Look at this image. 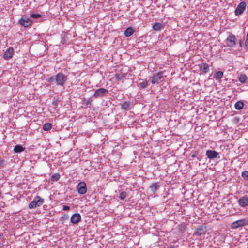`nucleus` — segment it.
<instances>
[{"label":"nucleus","instance_id":"obj_32","mask_svg":"<svg viewBox=\"0 0 248 248\" xmlns=\"http://www.w3.org/2000/svg\"><path fill=\"white\" fill-rule=\"evenodd\" d=\"M91 101H92V100L90 99V98H89L86 101V105H90L91 104Z\"/></svg>","mask_w":248,"mask_h":248},{"label":"nucleus","instance_id":"obj_7","mask_svg":"<svg viewBox=\"0 0 248 248\" xmlns=\"http://www.w3.org/2000/svg\"><path fill=\"white\" fill-rule=\"evenodd\" d=\"M108 93V90L103 88H99L95 91L93 94V97L95 98L101 97L107 94Z\"/></svg>","mask_w":248,"mask_h":248},{"label":"nucleus","instance_id":"obj_33","mask_svg":"<svg viewBox=\"0 0 248 248\" xmlns=\"http://www.w3.org/2000/svg\"><path fill=\"white\" fill-rule=\"evenodd\" d=\"M70 209V207L68 206H67V205H63L62 206V209L64 211H67V210H69Z\"/></svg>","mask_w":248,"mask_h":248},{"label":"nucleus","instance_id":"obj_31","mask_svg":"<svg viewBox=\"0 0 248 248\" xmlns=\"http://www.w3.org/2000/svg\"><path fill=\"white\" fill-rule=\"evenodd\" d=\"M41 16V15L39 14H32L31 15V17L34 18H37L38 17H40Z\"/></svg>","mask_w":248,"mask_h":248},{"label":"nucleus","instance_id":"obj_22","mask_svg":"<svg viewBox=\"0 0 248 248\" xmlns=\"http://www.w3.org/2000/svg\"><path fill=\"white\" fill-rule=\"evenodd\" d=\"M248 79V77L246 74H241L239 77V81L241 83H245Z\"/></svg>","mask_w":248,"mask_h":248},{"label":"nucleus","instance_id":"obj_29","mask_svg":"<svg viewBox=\"0 0 248 248\" xmlns=\"http://www.w3.org/2000/svg\"><path fill=\"white\" fill-rule=\"evenodd\" d=\"M242 177L247 180H248V171H244L242 173Z\"/></svg>","mask_w":248,"mask_h":248},{"label":"nucleus","instance_id":"obj_13","mask_svg":"<svg viewBox=\"0 0 248 248\" xmlns=\"http://www.w3.org/2000/svg\"><path fill=\"white\" fill-rule=\"evenodd\" d=\"M238 202L241 207H246L248 205V197L246 196H243L239 199Z\"/></svg>","mask_w":248,"mask_h":248},{"label":"nucleus","instance_id":"obj_10","mask_svg":"<svg viewBox=\"0 0 248 248\" xmlns=\"http://www.w3.org/2000/svg\"><path fill=\"white\" fill-rule=\"evenodd\" d=\"M206 231L207 230L205 227L200 226L195 230L194 234L197 236L204 235Z\"/></svg>","mask_w":248,"mask_h":248},{"label":"nucleus","instance_id":"obj_3","mask_svg":"<svg viewBox=\"0 0 248 248\" xmlns=\"http://www.w3.org/2000/svg\"><path fill=\"white\" fill-rule=\"evenodd\" d=\"M67 80V77L62 73H58L55 76V81L56 85L59 86H63Z\"/></svg>","mask_w":248,"mask_h":248},{"label":"nucleus","instance_id":"obj_28","mask_svg":"<svg viewBox=\"0 0 248 248\" xmlns=\"http://www.w3.org/2000/svg\"><path fill=\"white\" fill-rule=\"evenodd\" d=\"M126 196H127L126 192L125 191H123V192H121L120 196H119V198L121 200H124L126 197Z\"/></svg>","mask_w":248,"mask_h":248},{"label":"nucleus","instance_id":"obj_19","mask_svg":"<svg viewBox=\"0 0 248 248\" xmlns=\"http://www.w3.org/2000/svg\"><path fill=\"white\" fill-rule=\"evenodd\" d=\"M234 107L236 109L240 110L243 108L244 103L242 101H238L235 104Z\"/></svg>","mask_w":248,"mask_h":248},{"label":"nucleus","instance_id":"obj_11","mask_svg":"<svg viewBox=\"0 0 248 248\" xmlns=\"http://www.w3.org/2000/svg\"><path fill=\"white\" fill-rule=\"evenodd\" d=\"M19 23L25 27H28L31 24L32 21L28 17H23L19 20Z\"/></svg>","mask_w":248,"mask_h":248},{"label":"nucleus","instance_id":"obj_25","mask_svg":"<svg viewBox=\"0 0 248 248\" xmlns=\"http://www.w3.org/2000/svg\"><path fill=\"white\" fill-rule=\"evenodd\" d=\"M52 128V124L50 123H46L43 125V129L45 131H48Z\"/></svg>","mask_w":248,"mask_h":248},{"label":"nucleus","instance_id":"obj_5","mask_svg":"<svg viewBox=\"0 0 248 248\" xmlns=\"http://www.w3.org/2000/svg\"><path fill=\"white\" fill-rule=\"evenodd\" d=\"M127 73H123L121 71H118L114 75L111 80L115 79L117 81H123L126 78Z\"/></svg>","mask_w":248,"mask_h":248},{"label":"nucleus","instance_id":"obj_2","mask_svg":"<svg viewBox=\"0 0 248 248\" xmlns=\"http://www.w3.org/2000/svg\"><path fill=\"white\" fill-rule=\"evenodd\" d=\"M44 202V200L40 196H35L32 201L29 203L28 207L29 209H33L41 206Z\"/></svg>","mask_w":248,"mask_h":248},{"label":"nucleus","instance_id":"obj_14","mask_svg":"<svg viewBox=\"0 0 248 248\" xmlns=\"http://www.w3.org/2000/svg\"><path fill=\"white\" fill-rule=\"evenodd\" d=\"M70 220L72 223L78 224L80 221L81 216L78 213H75L72 216Z\"/></svg>","mask_w":248,"mask_h":248},{"label":"nucleus","instance_id":"obj_9","mask_svg":"<svg viewBox=\"0 0 248 248\" xmlns=\"http://www.w3.org/2000/svg\"><path fill=\"white\" fill-rule=\"evenodd\" d=\"M246 4L244 2L240 3L236 9L235 10V14L236 15H239L241 14L246 9Z\"/></svg>","mask_w":248,"mask_h":248},{"label":"nucleus","instance_id":"obj_20","mask_svg":"<svg viewBox=\"0 0 248 248\" xmlns=\"http://www.w3.org/2000/svg\"><path fill=\"white\" fill-rule=\"evenodd\" d=\"M139 81H140V82L139 84V86L140 88H144L147 86L148 82L146 80L143 79H140Z\"/></svg>","mask_w":248,"mask_h":248},{"label":"nucleus","instance_id":"obj_27","mask_svg":"<svg viewBox=\"0 0 248 248\" xmlns=\"http://www.w3.org/2000/svg\"><path fill=\"white\" fill-rule=\"evenodd\" d=\"M60 175L59 173H55L52 176L51 180L57 181L60 179Z\"/></svg>","mask_w":248,"mask_h":248},{"label":"nucleus","instance_id":"obj_15","mask_svg":"<svg viewBox=\"0 0 248 248\" xmlns=\"http://www.w3.org/2000/svg\"><path fill=\"white\" fill-rule=\"evenodd\" d=\"M206 155L209 159H213L217 158L218 155V153L216 151L207 150Z\"/></svg>","mask_w":248,"mask_h":248},{"label":"nucleus","instance_id":"obj_17","mask_svg":"<svg viewBox=\"0 0 248 248\" xmlns=\"http://www.w3.org/2000/svg\"><path fill=\"white\" fill-rule=\"evenodd\" d=\"M163 25L160 23H155L153 24V29L155 31H159L163 28Z\"/></svg>","mask_w":248,"mask_h":248},{"label":"nucleus","instance_id":"obj_8","mask_svg":"<svg viewBox=\"0 0 248 248\" xmlns=\"http://www.w3.org/2000/svg\"><path fill=\"white\" fill-rule=\"evenodd\" d=\"M78 192L80 194H84L87 192V187L86 183L84 182H79L77 186Z\"/></svg>","mask_w":248,"mask_h":248},{"label":"nucleus","instance_id":"obj_4","mask_svg":"<svg viewBox=\"0 0 248 248\" xmlns=\"http://www.w3.org/2000/svg\"><path fill=\"white\" fill-rule=\"evenodd\" d=\"M248 224V220L243 218L232 222L231 225V228L232 229H236L240 227L246 226Z\"/></svg>","mask_w":248,"mask_h":248},{"label":"nucleus","instance_id":"obj_34","mask_svg":"<svg viewBox=\"0 0 248 248\" xmlns=\"http://www.w3.org/2000/svg\"><path fill=\"white\" fill-rule=\"evenodd\" d=\"M245 46L248 47V32L246 36V40L245 41Z\"/></svg>","mask_w":248,"mask_h":248},{"label":"nucleus","instance_id":"obj_30","mask_svg":"<svg viewBox=\"0 0 248 248\" xmlns=\"http://www.w3.org/2000/svg\"><path fill=\"white\" fill-rule=\"evenodd\" d=\"M46 80L48 82H53L55 81V78L53 77H48L46 78Z\"/></svg>","mask_w":248,"mask_h":248},{"label":"nucleus","instance_id":"obj_16","mask_svg":"<svg viewBox=\"0 0 248 248\" xmlns=\"http://www.w3.org/2000/svg\"><path fill=\"white\" fill-rule=\"evenodd\" d=\"M199 67L201 71L206 73L209 71V65L206 63H202L199 65Z\"/></svg>","mask_w":248,"mask_h":248},{"label":"nucleus","instance_id":"obj_37","mask_svg":"<svg viewBox=\"0 0 248 248\" xmlns=\"http://www.w3.org/2000/svg\"><path fill=\"white\" fill-rule=\"evenodd\" d=\"M170 248H175V247H174V246H170Z\"/></svg>","mask_w":248,"mask_h":248},{"label":"nucleus","instance_id":"obj_6","mask_svg":"<svg viewBox=\"0 0 248 248\" xmlns=\"http://www.w3.org/2000/svg\"><path fill=\"white\" fill-rule=\"evenodd\" d=\"M226 44L230 47H233L236 44V38L234 35H230L226 39Z\"/></svg>","mask_w":248,"mask_h":248},{"label":"nucleus","instance_id":"obj_12","mask_svg":"<svg viewBox=\"0 0 248 248\" xmlns=\"http://www.w3.org/2000/svg\"><path fill=\"white\" fill-rule=\"evenodd\" d=\"M14 49L13 47H10L5 52L3 58L5 60H9L11 59L14 55Z\"/></svg>","mask_w":248,"mask_h":248},{"label":"nucleus","instance_id":"obj_26","mask_svg":"<svg viewBox=\"0 0 248 248\" xmlns=\"http://www.w3.org/2000/svg\"><path fill=\"white\" fill-rule=\"evenodd\" d=\"M130 104L129 102H124L121 105V108L123 109L126 110L129 108Z\"/></svg>","mask_w":248,"mask_h":248},{"label":"nucleus","instance_id":"obj_24","mask_svg":"<svg viewBox=\"0 0 248 248\" xmlns=\"http://www.w3.org/2000/svg\"><path fill=\"white\" fill-rule=\"evenodd\" d=\"M159 187V185L156 183H153L150 186V188L153 192H155Z\"/></svg>","mask_w":248,"mask_h":248},{"label":"nucleus","instance_id":"obj_21","mask_svg":"<svg viewBox=\"0 0 248 248\" xmlns=\"http://www.w3.org/2000/svg\"><path fill=\"white\" fill-rule=\"evenodd\" d=\"M223 72L222 71H218L215 73L214 75V78L217 79H221L223 76Z\"/></svg>","mask_w":248,"mask_h":248},{"label":"nucleus","instance_id":"obj_1","mask_svg":"<svg viewBox=\"0 0 248 248\" xmlns=\"http://www.w3.org/2000/svg\"><path fill=\"white\" fill-rule=\"evenodd\" d=\"M163 71H160L154 73L149 78L151 83L152 84H159L164 80L165 78L163 76Z\"/></svg>","mask_w":248,"mask_h":248},{"label":"nucleus","instance_id":"obj_18","mask_svg":"<svg viewBox=\"0 0 248 248\" xmlns=\"http://www.w3.org/2000/svg\"><path fill=\"white\" fill-rule=\"evenodd\" d=\"M134 30L132 28L129 27L125 30L124 31V35L126 37H130L134 33Z\"/></svg>","mask_w":248,"mask_h":248},{"label":"nucleus","instance_id":"obj_36","mask_svg":"<svg viewBox=\"0 0 248 248\" xmlns=\"http://www.w3.org/2000/svg\"><path fill=\"white\" fill-rule=\"evenodd\" d=\"M196 156V155H194V154H193L192 155V157H193V158L195 157Z\"/></svg>","mask_w":248,"mask_h":248},{"label":"nucleus","instance_id":"obj_35","mask_svg":"<svg viewBox=\"0 0 248 248\" xmlns=\"http://www.w3.org/2000/svg\"><path fill=\"white\" fill-rule=\"evenodd\" d=\"M4 163V160L2 159H0V168L3 167Z\"/></svg>","mask_w":248,"mask_h":248},{"label":"nucleus","instance_id":"obj_23","mask_svg":"<svg viewBox=\"0 0 248 248\" xmlns=\"http://www.w3.org/2000/svg\"><path fill=\"white\" fill-rule=\"evenodd\" d=\"M24 150L25 148L23 147L22 146L20 145H16L14 149V151L16 153H20L24 151Z\"/></svg>","mask_w":248,"mask_h":248}]
</instances>
